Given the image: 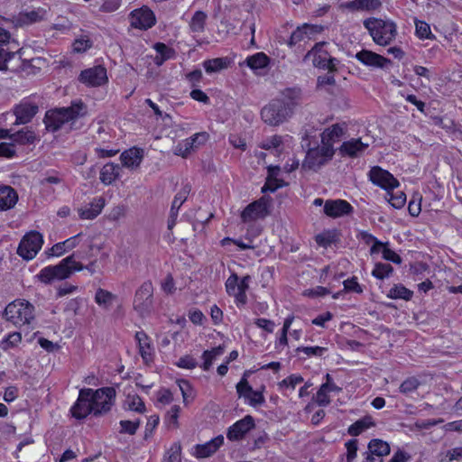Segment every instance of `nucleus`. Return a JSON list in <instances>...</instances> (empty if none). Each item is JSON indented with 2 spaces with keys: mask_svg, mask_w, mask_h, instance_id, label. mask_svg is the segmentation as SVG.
I'll return each instance as SVG.
<instances>
[{
  "mask_svg": "<svg viewBox=\"0 0 462 462\" xmlns=\"http://www.w3.org/2000/svg\"><path fill=\"white\" fill-rule=\"evenodd\" d=\"M316 151L319 152V154L324 160L325 163L328 160H330L335 153V150L333 148L332 143H322V146L319 148H316Z\"/></svg>",
  "mask_w": 462,
  "mask_h": 462,
  "instance_id": "obj_57",
  "label": "nucleus"
},
{
  "mask_svg": "<svg viewBox=\"0 0 462 462\" xmlns=\"http://www.w3.org/2000/svg\"><path fill=\"white\" fill-rule=\"evenodd\" d=\"M91 404L92 414L96 417L107 413L115 402L116 390L113 387L92 389Z\"/></svg>",
  "mask_w": 462,
  "mask_h": 462,
  "instance_id": "obj_7",
  "label": "nucleus"
},
{
  "mask_svg": "<svg viewBox=\"0 0 462 462\" xmlns=\"http://www.w3.org/2000/svg\"><path fill=\"white\" fill-rule=\"evenodd\" d=\"M120 175V167L113 162H108L100 171V181L105 185H110Z\"/></svg>",
  "mask_w": 462,
  "mask_h": 462,
  "instance_id": "obj_27",
  "label": "nucleus"
},
{
  "mask_svg": "<svg viewBox=\"0 0 462 462\" xmlns=\"http://www.w3.org/2000/svg\"><path fill=\"white\" fill-rule=\"evenodd\" d=\"M105 207V199L103 197L96 198L85 208L79 210V215L82 219H94L102 211Z\"/></svg>",
  "mask_w": 462,
  "mask_h": 462,
  "instance_id": "obj_25",
  "label": "nucleus"
},
{
  "mask_svg": "<svg viewBox=\"0 0 462 462\" xmlns=\"http://www.w3.org/2000/svg\"><path fill=\"white\" fill-rule=\"evenodd\" d=\"M356 59L365 66L380 69H384L392 64L391 60L368 50H362L357 52Z\"/></svg>",
  "mask_w": 462,
  "mask_h": 462,
  "instance_id": "obj_18",
  "label": "nucleus"
},
{
  "mask_svg": "<svg viewBox=\"0 0 462 462\" xmlns=\"http://www.w3.org/2000/svg\"><path fill=\"white\" fill-rule=\"evenodd\" d=\"M393 271L390 263H377L372 272V275L379 280L389 277Z\"/></svg>",
  "mask_w": 462,
  "mask_h": 462,
  "instance_id": "obj_44",
  "label": "nucleus"
},
{
  "mask_svg": "<svg viewBox=\"0 0 462 462\" xmlns=\"http://www.w3.org/2000/svg\"><path fill=\"white\" fill-rule=\"evenodd\" d=\"M344 288L346 291H354L356 293L363 292V290L359 283L357 282V280L356 277H352L351 279H347L344 281Z\"/></svg>",
  "mask_w": 462,
  "mask_h": 462,
  "instance_id": "obj_64",
  "label": "nucleus"
},
{
  "mask_svg": "<svg viewBox=\"0 0 462 462\" xmlns=\"http://www.w3.org/2000/svg\"><path fill=\"white\" fill-rule=\"evenodd\" d=\"M328 384H321L319 391L317 392L315 401L319 406H327L330 403L331 400L328 393Z\"/></svg>",
  "mask_w": 462,
  "mask_h": 462,
  "instance_id": "obj_52",
  "label": "nucleus"
},
{
  "mask_svg": "<svg viewBox=\"0 0 462 462\" xmlns=\"http://www.w3.org/2000/svg\"><path fill=\"white\" fill-rule=\"evenodd\" d=\"M381 5V0H353L343 3L341 7L352 12H358L374 11L380 8Z\"/></svg>",
  "mask_w": 462,
  "mask_h": 462,
  "instance_id": "obj_24",
  "label": "nucleus"
},
{
  "mask_svg": "<svg viewBox=\"0 0 462 462\" xmlns=\"http://www.w3.org/2000/svg\"><path fill=\"white\" fill-rule=\"evenodd\" d=\"M180 445L174 443L166 452L162 462H180Z\"/></svg>",
  "mask_w": 462,
  "mask_h": 462,
  "instance_id": "obj_50",
  "label": "nucleus"
},
{
  "mask_svg": "<svg viewBox=\"0 0 462 462\" xmlns=\"http://www.w3.org/2000/svg\"><path fill=\"white\" fill-rule=\"evenodd\" d=\"M254 427V420L251 415H246L227 429L226 438L230 441H239L247 432Z\"/></svg>",
  "mask_w": 462,
  "mask_h": 462,
  "instance_id": "obj_15",
  "label": "nucleus"
},
{
  "mask_svg": "<svg viewBox=\"0 0 462 462\" xmlns=\"http://www.w3.org/2000/svg\"><path fill=\"white\" fill-rule=\"evenodd\" d=\"M18 201L16 190L8 185H0V210L13 208Z\"/></svg>",
  "mask_w": 462,
  "mask_h": 462,
  "instance_id": "obj_22",
  "label": "nucleus"
},
{
  "mask_svg": "<svg viewBox=\"0 0 462 462\" xmlns=\"http://www.w3.org/2000/svg\"><path fill=\"white\" fill-rule=\"evenodd\" d=\"M285 185H286V183L282 180H280V179L266 180L264 185L262 188V192H267V191L274 192L279 188H282Z\"/></svg>",
  "mask_w": 462,
  "mask_h": 462,
  "instance_id": "obj_55",
  "label": "nucleus"
},
{
  "mask_svg": "<svg viewBox=\"0 0 462 462\" xmlns=\"http://www.w3.org/2000/svg\"><path fill=\"white\" fill-rule=\"evenodd\" d=\"M316 243L322 247H328L337 242L336 231H325L315 236Z\"/></svg>",
  "mask_w": 462,
  "mask_h": 462,
  "instance_id": "obj_40",
  "label": "nucleus"
},
{
  "mask_svg": "<svg viewBox=\"0 0 462 462\" xmlns=\"http://www.w3.org/2000/svg\"><path fill=\"white\" fill-rule=\"evenodd\" d=\"M369 180L376 186L388 190H393L399 186V181L388 171L379 166H374L370 170Z\"/></svg>",
  "mask_w": 462,
  "mask_h": 462,
  "instance_id": "obj_13",
  "label": "nucleus"
},
{
  "mask_svg": "<svg viewBox=\"0 0 462 462\" xmlns=\"http://www.w3.org/2000/svg\"><path fill=\"white\" fill-rule=\"evenodd\" d=\"M301 100V90L288 88L261 109L262 120L271 126H278L292 116Z\"/></svg>",
  "mask_w": 462,
  "mask_h": 462,
  "instance_id": "obj_2",
  "label": "nucleus"
},
{
  "mask_svg": "<svg viewBox=\"0 0 462 462\" xmlns=\"http://www.w3.org/2000/svg\"><path fill=\"white\" fill-rule=\"evenodd\" d=\"M415 32L418 38L434 40L435 35L432 34L429 23L424 21H415Z\"/></svg>",
  "mask_w": 462,
  "mask_h": 462,
  "instance_id": "obj_42",
  "label": "nucleus"
},
{
  "mask_svg": "<svg viewBox=\"0 0 462 462\" xmlns=\"http://www.w3.org/2000/svg\"><path fill=\"white\" fill-rule=\"evenodd\" d=\"M194 149L188 139H185L174 147L173 153L182 158H187Z\"/></svg>",
  "mask_w": 462,
  "mask_h": 462,
  "instance_id": "obj_49",
  "label": "nucleus"
},
{
  "mask_svg": "<svg viewBox=\"0 0 462 462\" xmlns=\"http://www.w3.org/2000/svg\"><path fill=\"white\" fill-rule=\"evenodd\" d=\"M364 26L368 30L374 42L382 46L389 45L397 34L396 24L391 21L368 18L364 21Z\"/></svg>",
  "mask_w": 462,
  "mask_h": 462,
  "instance_id": "obj_4",
  "label": "nucleus"
},
{
  "mask_svg": "<svg viewBox=\"0 0 462 462\" xmlns=\"http://www.w3.org/2000/svg\"><path fill=\"white\" fill-rule=\"evenodd\" d=\"M34 307L25 300H15L9 303L4 315L5 319L16 327L30 325L34 319Z\"/></svg>",
  "mask_w": 462,
  "mask_h": 462,
  "instance_id": "obj_5",
  "label": "nucleus"
},
{
  "mask_svg": "<svg viewBox=\"0 0 462 462\" xmlns=\"http://www.w3.org/2000/svg\"><path fill=\"white\" fill-rule=\"evenodd\" d=\"M177 366L185 369H193L198 365L197 361L190 356H184L177 362Z\"/></svg>",
  "mask_w": 462,
  "mask_h": 462,
  "instance_id": "obj_61",
  "label": "nucleus"
},
{
  "mask_svg": "<svg viewBox=\"0 0 462 462\" xmlns=\"http://www.w3.org/2000/svg\"><path fill=\"white\" fill-rule=\"evenodd\" d=\"M153 286L151 281H146L137 289L134 299V309L141 315L148 314L153 304Z\"/></svg>",
  "mask_w": 462,
  "mask_h": 462,
  "instance_id": "obj_8",
  "label": "nucleus"
},
{
  "mask_svg": "<svg viewBox=\"0 0 462 462\" xmlns=\"http://www.w3.org/2000/svg\"><path fill=\"white\" fill-rule=\"evenodd\" d=\"M120 430L121 434L134 435L140 426V420L134 421L132 420H120Z\"/></svg>",
  "mask_w": 462,
  "mask_h": 462,
  "instance_id": "obj_48",
  "label": "nucleus"
},
{
  "mask_svg": "<svg viewBox=\"0 0 462 462\" xmlns=\"http://www.w3.org/2000/svg\"><path fill=\"white\" fill-rule=\"evenodd\" d=\"M413 295V292L404 287L402 284L394 285L388 292V297L391 299H402L410 300Z\"/></svg>",
  "mask_w": 462,
  "mask_h": 462,
  "instance_id": "obj_37",
  "label": "nucleus"
},
{
  "mask_svg": "<svg viewBox=\"0 0 462 462\" xmlns=\"http://www.w3.org/2000/svg\"><path fill=\"white\" fill-rule=\"evenodd\" d=\"M353 210L351 204L344 199H328L324 203V213L332 218L348 216Z\"/></svg>",
  "mask_w": 462,
  "mask_h": 462,
  "instance_id": "obj_16",
  "label": "nucleus"
},
{
  "mask_svg": "<svg viewBox=\"0 0 462 462\" xmlns=\"http://www.w3.org/2000/svg\"><path fill=\"white\" fill-rule=\"evenodd\" d=\"M135 339L138 343L139 353L145 363L152 360V349L150 344V338L143 331H138L135 334Z\"/></svg>",
  "mask_w": 462,
  "mask_h": 462,
  "instance_id": "obj_26",
  "label": "nucleus"
},
{
  "mask_svg": "<svg viewBox=\"0 0 462 462\" xmlns=\"http://www.w3.org/2000/svg\"><path fill=\"white\" fill-rule=\"evenodd\" d=\"M326 45L327 42H325L316 43L313 48L306 53L303 60H310L314 67L328 69L332 72L337 69L336 64L337 60L332 58L329 52L325 50L324 47Z\"/></svg>",
  "mask_w": 462,
  "mask_h": 462,
  "instance_id": "obj_6",
  "label": "nucleus"
},
{
  "mask_svg": "<svg viewBox=\"0 0 462 462\" xmlns=\"http://www.w3.org/2000/svg\"><path fill=\"white\" fill-rule=\"evenodd\" d=\"M268 208L269 199L265 197H263L258 200L250 203L245 208L241 213L242 221L245 223L260 218H264L270 214Z\"/></svg>",
  "mask_w": 462,
  "mask_h": 462,
  "instance_id": "obj_11",
  "label": "nucleus"
},
{
  "mask_svg": "<svg viewBox=\"0 0 462 462\" xmlns=\"http://www.w3.org/2000/svg\"><path fill=\"white\" fill-rule=\"evenodd\" d=\"M21 339L22 337L19 332L11 333L0 342V347L5 351L10 347L16 346L21 341Z\"/></svg>",
  "mask_w": 462,
  "mask_h": 462,
  "instance_id": "obj_51",
  "label": "nucleus"
},
{
  "mask_svg": "<svg viewBox=\"0 0 462 462\" xmlns=\"http://www.w3.org/2000/svg\"><path fill=\"white\" fill-rule=\"evenodd\" d=\"M303 382V377L297 374H291L289 377L285 378L280 383L281 387H291L294 389L295 386Z\"/></svg>",
  "mask_w": 462,
  "mask_h": 462,
  "instance_id": "obj_60",
  "label": "nucleus"
},
{
  "mask_svg": "<svg viewBox=\"0 0 462 462\" xmlns=\"http://www.w3.org/2000/svg\"><path fill=\"white\" fill-rule=\"evenodd\" d=\"M180 408L179 405H173L171 410L167 413L166 420L169 427H172L174 429L179 427V413Z\"/></svg>",
  "mask_w": 462,
  "mask_h": 462,
  "instance_id": "obj_54",
  "label": "nucleus"
},
{
  "mask_svg": "<svg viewBox=\"0 0 462 462\" xmlns=\"http://www.w3.org/2000/svg\"><path fill=\"white\" fill-rule=\"evenodd\" d=\"M270 62L269 57L263 52H257L246 59V64L252 69H263Z\"/></svg>",
  "mask_w": 462,
  "mask_h": 462,
  "instance_id": "obj_34",
  "label": "nucleus"
},
{
  "mask_svg": "<svg viewBox=\"0 0 462 462\" xmlns=\"http://www.w3.org/2000/svg\"><path fill=\"white\" fill-rule=\"evenodd\" d=\"M42 236L37 231H31L21 240L17 254L25 260H31L42 248Z\"/></svg>",
  "mask_w": 462,
  "mask_h": 462,
  "instance_id": "obj_9",
  "label": "nucleus"
},
{
  "mask_svg": "<svg viewBox=\"0 0 462 462\" xmlns=\"http://www.w3.org/2000/svg\"><path fill=\"white\" fill-rule=\"evenodd\" d=\"M101 247L93 244L92 240L88 241L86 249L79 250L72 254L62 259L57 265L47 266L39 273V279L44 283H50L54 280H64L69 278L74 272L87 270L94 274L97 270V261H91L88 264L83 265L79 259H88L94 256L93 251H100Z\"/></svg>",
  "mask_w": 462,
  "mask_h": 462,
  "instance_id": "obj_1",
  "label": "nucleus"
},
{
  "mask_svg": "<svg viewBox=\"0 0 462 462\" xmlns=\"http://www.w3.org/2000/svg\"><path fill=\"white\" fill-rule=\"evenodd\" d=\"M154 50L156 51L157 54L165 60H170L174 55V51L162 42L155 43Z\"/></svg>",
  "mask_w": 462,
  "mask_h": 462,
  "instance_id": "obj_58",
  "label": "nucleus"
},
{
  "mask_svg": "<svg viewBox=\"0 0 462 462\" xmlns=\"http://www.w3.org/2000/svg\"><path fill=\"white\" fill-rule=\"evenodd\" d=\"M224 444V436L218 435L211 440L194 447L193 455L198 458L211 457Z\"/></svg>",
  "mask_w": 462,
  "mask_h": 462,
  "instance_id": "obj_19",
  "label": "nucleus"
},
{
  "mask_svg": "<svg viewBox=\"0 0 462 462\" xmlns=\"http://www.w3.org/2000/svg\"><path fill=\"white\" fill-rule=\"evenodd\" d=\"M11 139L20 144L32 143L36 139V134L28 127L13 134Z\"/></svg>",
  "mask_w": 462,
  "mask_h": 462,
  "instance_id": "obj_35",
  "label": "nucleus"
},
{
  "mask_svg": "<svg viewBox=\"0 0 462 462\" xmlns=\"http://www.w3.org/2000/svg\"><path fill=\"white\" fill-rule=\"evenodd\" d=\"M386 199L394 208H402L406 203V195L403 191L393 193V190H388Z\"/></svg>",
  "mask_w": 462,
  "mask_h": 462,
  "instance_id": "obj_41",
  "label": "nucleus"
},
{
  "mask_svg": "<svg viewBox=\"0 0 462 462\" xmlns=\"http://www.w3.org/2000/svg\"><path fill=\"white\" fill-rule=\"evenodd\" d=\"M191 190V187L189 184H185L179 192L175 195L174 199L171 204V211H179L181 205L185 202Z\"/></svg>",
  "mask_w": 462,
  "mask_h": 462,
  "instance_id": "obj_38",
  "label": "nucleus"
},
{
  "mask_svg": "<svg viewBox=\"0 0 462 462\" xmlns=\"http://www.w3.org/2000/svg\"><path fill=\"white\" fill-rule=\"evenodd\" d=\"M91 394L92 389L90 388H84L79 391V397L70 409V412L74 418L82 420L92 413Z\"/></svg>",
  "mask_w": 462,
  "mask_h": 462,
  "instance_id": "obj_12",
  "label": "nucleus"
},
{
  "mask_svg": "<svg viewBox=\"0 0 462 462\" xmlns=\"http://www.w3.org/2000/svg\"><path fill=\"white\" fill-rule=\"evenodd\" d=\"M322 25L304 23L299 26L291 35L288 45L292 47L297 43L310 39L313 35L320 33L323 31Z\"/></svg>",
  "mask_w": 462,
  "mask_h": 462,
  "instance_id": "obj_17",
  "label": "nucleus"
},
{
  "mask_svg": "<svg viewBox=\"0 0 462 462\" xmlns=\"http://www.w3.org/2000/svg\"><path fill=\"white\" fill-rule=\"evenodd\" d=\"M127 408L139 413L145 411V405L143 400L138 395H128L126 399Z\"/></svg>",
  "mask_w": 462,
  "mask_h": 462,
  "instance_id": "obj_46",
  "label": "nucleus"
},
{
  "mask_svg": "<svg viewBox=\"0 0 462 462\" xmlns=\"http://www.w3.org/2000/svg\"><path fill=\"white\" fill-rule=\"evenodd\" d=\"M208 15L203 11H196L189 22V29L192 32L201 33L205 31Z\"/></svg>",
  "mask_w": 462,
  "mask_h": 462,
  "instance_id": "obj_33",
  "label": "nucleus"
},
{
  "mask_svg": "<svg viewBox=\"0 0 462 462\" xmlns=\"http://www.w3.org/2000/svg\"><path fill=\"white\" fill-rule=\"evenodd\" d=\"M420 385V382L419 379L415 376H410L407 379H405L400 385L399 391L401 393L404 395H409L419 388Z\"/></svg>",
  "mask_w": 462,
  "mask_h": 462,
  "instance_id": "obj_39",
  "label": "nucleus"
},
{
  "mask_svg": "<svg viewBox=\"0 0 462 462\" xmlns=\"http://www.w3.org/2000/svg\"><path fill=\"white\" fill-rule=\"evenodd\" d=\"M319 152L316 151V149H310L306 154L305 160L302 163V168L316 171L324 165V160Z\"/></svg>",
  "mask_w": 462,
  "mask_h": 462,
  "instance_id": "obj_29",
  "label": "nucleus"
},
{
  "mask_svg": "<svg viewBox=\"0 0 462 462\" xmlns=\"http://www.w3.org/2000/svg\"><path fill=\"white\" fill-rule=\"evenodd\" d=\"M143 151L142 149L133 147L121 153L120 159L122 164L130 169H137L143 160Z\"/></svg>",
  "mask_w": 462,
  "mask_h": 462,
  "instance_id": "obj_23",
  "label": "nucleus"
},
{
  "mask_svg": "<svg viewBox=\"0 0 462 462\" xmlns=\"http://www.w3.org/2000/svg\"><path fill=\"white\" fill-rule=\"evenodd\" d=\"M227 64L226 58H217L204 61L203 66L207 73H213L226 68Z\"/></svg>",
  "mask_w": 462,
  "mask_h": 462,
  "instance_id": "obj_36",
  "label": "nucleus"
},
{
  "mask_svg": "<svg viewBox=\"0 0 462 462\" xmlns=\"http://www.w3.org/2000/svg\"><path fill=\"white\" fill-rule=\"evenodd\" d=\"M375 425L373 418L370 415H366L359 420H357L356 422H354L352 425H350L347 429V433L350 436L356 437L360 435L362 432L366 430L367 429L374 427Z\"/></svg>",
  "mask_w": 462,
  "mask_h": 462,
  "instance_id": "obj_28",
  "label": "nucleus"
},
{
  "mask_svg": "<svg viewBox=\"0 0 462 462\" xmlns=\"http://www.w3.org/2000/svg\"><path fill=\"white\" fill-rule=\"evenodd\" d=\"M92 42L87 36L76 39L73 42V51L78 53L85 52L91 48Z\"/></svg>",
  "mask_w": 462,
  "mask_h": 462,
  "instance_id": "obj_53",
  "label": "nucleus"
},
{
  "mask_svg": "<svg viewBox=\"0 0 462 462\" xmlns=\"http://www.w3.org/2000/svg\"><path fill=\"white\" fill-rule=\"evenodd\" d=\"M187 139L194 148H198L208 141V134L206 132H200Z\"/></svg>",
  "mask_w": 462,
  "mask_h": 462,
  "instance_id": "obj_59",
  "label": "nucleus"
},
{
  "mask_svg": "<svg viewBox=\"0 0 462 462\" xmlns=\"http://www.w3.org/2000/svg\"><path fill=\"white\" fill-rule=\"evenodd\" d=\"M368 147V143L361 141V138H353L349 141L344 142L338 149L342 156L358 157Z\"/></svg>",
  "mask_w": 462,
  "mask_h": 462,
  "instance_id": "obj_20",
  "label": "nucleus"
},
{
  "mask_svg": "<svg viewBox=\"0 0 462 462\" xmlns=\"http://www.w3.org/2000/svg\"><path fill=\"white\" fill-rule=\"evenodd\" d=\"M80 82L90 86L99 87L107 82L106 69L101 65L84 69L79 75Z\"/></svg>",
  "mask_w": 462,
  "mask_h": 462,
  "instance_id": "obj_14",
  "label": "nucleus"
},
{
  "mask_svg": "<svg viewBox=\"0 0 462 462\" xmlns=\"http://www.w3.org/2000/svg\"><path fill=\"white\" fill-rule=\"evenodd\" d=\"M39 107L37 105L30 102H23L16 106L14 108V115L16 116L15 124L29 123L32 117L38 113Z\"/></svg>",
  "mask_w": 462,
  "mask_h": 462,
  "instance_id": "obj_21",
  "label": "nucleus"
},
{
  "mask_svg": "<svg viewBox=\"0 0 462 462\" xmlns=\"http://www.w3.org/2000/svg\"><path fill=\"white\" fill-rule=\"evenodd\" d=\"M238 275L236 273H232L226 282V291L228 295L234 296L236 302L237 303V294L240 291V287L238 284Z\"/></svg>",
  "mask_w": 462,
  "mask_h": 462,
  "instance_id": "obj_43",
  "label": "nucleus"
},
{
  "mask_svg": "<svg viewBox=\"0 0 462 462\" xmlns=\"http://www.w3.org/2000/svg\"><path fill=\"white\" fill-rule=\"evenodd\" d=\"M116 300V296L106 290L99 288L96 291L95 301L105 310H108Z\"/></svg>",
  "mask_w": 462,
  "mask_h": 462,
  "instance_id": "obj_31",
  "label": "nucleus"
},
{
  "mask_svg": "<svg viewBox=\"0 0 462 462\" xmlns=\"http://www.w3.org/2000/svg\"><path fill=\"white\" fill-rule=\"evenodd\" d=\"M357 446L358 440L356 439H350L346 443L347 462H353V460L356 458L358 448Z\"/></svg>",
  "mask_w": 462,
  "mask_h": 462,
  "instance_id": "obj_56",
  "label": "nucleus"
},
{
  "mask_svg": "<svg viewBox=\"0 0 462 462\" xmlns=\"http://www.w3.org/2000/svg\"><path fill=\"white\" fill-rule=\"evenodd\" d=\"M132 27L140 30H148L156 23L154 13L147 6L133 10L129 14Z\"/></svg>",
  "mask_w": 462,
  "mask_h": 462,
  "instance_id": "obj_10",
  "label": "nucleus"
},
{
  "mask_svg": "<svg viewBox=\"0 0 462 462\" xmlns=\"http://www.w3.org/2000/svg\"><path fill=\"white\" fill-rule=\"evenodd\" d=\"M88 110L86 105L77 100L71 103L68 107H58L48 110L44 116V124L46 129L50 132L60 130L65 123L73 122L87 115Z\"/></svg>",
  "mask_w": 462,
  "mask_h": 462,
  "instance_id": "obj_3",
  "label": "nucleus"
},
{
  "mask_svg": "<svg viewBox=\"0 0 462 462\" xmlns=\"http://www.w3.org/2000/svg\"><path fill=\"white\" fill-rule=\"evenodd\" d=\"M343 134V128L338 124H335L323 131L321 134V143L333 144L339 140Z\"/></svg>",
  "mask_w": 462,
  "mask_h": 462,
  "instance_id": "obj_30",
  "label": "nucleus"
},
{
  "mask_svg": "<svg viewBox=\"0 0 462 462\" xmlns=\"http://www.w3.org/2000/svg\"><path fill=\"white\" fill-rule=\"evenodd\" d=\"M251 281L250 275H245L242 278L238 284L240 287V291L237 294V304L245 305L247 302L246 291L249 288V282Z\"/></svg>",
  "mask_w": 462,
  "mask_h": 462,
  "instance_id": "obj_47",
  "label": "nucleus"
},
{
  "mask_svg": "<svg viewBox=\"0 0 462 462\" xmlns=\"http://www.w3.org/2000/svg\"><path fill=\"white\" fill-rule=\"evenodd\" d=\"M383 257V259L387 261H391L394 263H401L402 258L399 254H397L394 251L388 248L387 245H385L382 250Z\"/></svg>",
  "mask_w": 462,
  "mask_h": 462,
  "instance_id": "obj_63",
  "label": "nucleus"
},
{
  "mask_svg": "<svg viewBox=\"0 0 462 462\" xmlns=\"http://www.w3.org/2000/svg\"><path fill=\"white\" fill-rule=\"evenodd\" d=\"M368 450L372 455H375L382 458V457L390 454L391 448L387 442L382 439H374L368 443Z\"/></svg>",
  "mask_w": 462,
  "mask_h": 462,
  "instance_id": "obj_32",
  "label": "nucleus"
},
{
  "mask_svg": "<svg viewBox=\"0 0 462 462\" xmlns=\"http://www.w3.org/2000/svg\"><path fill=\"white\" fill-rule=\"evenodd\" d=\"M252 389L253 388L250 386L245 378H242L241 381L236 385L237 393L240 396H244L245 398L250 395V393H252Z\"/></svg>",
  "mask_w": 462,
  "mask_h": 462,
  "instance_id": "obj_62",
  "label": "nucleus"
},
{
  "mask_svg": "<svg viewBox=\"0 0 462 462\" xmlns=\"http://www.w3.org/2000/svg\"><path fill=\"white\" fill-rule=\"evenodd\" d=\"M282 143H283L282 136L275 134V135L266 138L265 140L261 142V143L259 144V147L263 150L275 149L277 152H280L281 151H279V148L281 147Z\"/></svg>",
  "mask_w": 462,
  "mask_h": 462,
  "instance_id": "obj_45",
  "label": "nucleus"
}]
</instances>
